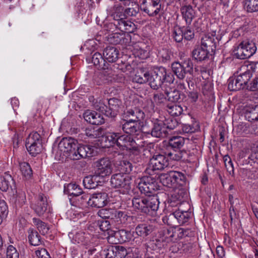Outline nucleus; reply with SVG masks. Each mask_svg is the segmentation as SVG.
Listing matches in <instances>:
<instances>
[{
    "label": "nucleus",
    "mask_w": 258,
    "mask_h": 258,
    "mask_svg": "<svg viewBox=\"0 0 258 258\" xmlns=\"http://www.w3.org/2000/svg\"><path fill=\"white\" fill-rule=\"evenodd\" d=\"M117 146L121 150L130 151L133 154L138 155L140 149L135 140L130 136L121 135L118 133Z\"/></svg>",
    "instance_id": "7ed1b4c3"
},
{
    "label": "nucleus",
    "mask_w": 258,
    "mask_h": 258,
    "mask_svg": "<svg viewBox=\"0 0 258 258\" xmlns=\"http://www.w3.org/2000/svg\"><path fill=\"white\" fill-rule=\"evenodd\" d=\"M78 141L71 137L63 138L59 142L58 148L63 155L70 158L77 147Z\"/></svg>",
    "instance_id": "6e6552de"
},
{
    "label": "nucleus",
    "mask_w": 258,
    "mask_h": 258,
    "mask_svg": "<svg viewBox=\"0 0 258 258\" xmlns=\"http://www.w3.org/2000/svg\"><path fill=\"white\" fill-rule=\"evenodd\" d=\"M108 104V108L106 111V115L110 117H114L119 112L121 102V101L117 98H110L107 100Z\"/></svg>",
    "instance_id": "f3484780"
},
{
    "label": "nucleus",
    "mask_w": 258,
    "mask_h": 258,
    "mask_svg": "<svg viewBox=\"0 0 258 258\" xmlns=\"http://www.w3.org/2000/svg\"><path fill=\"white\" fill-rule=\"evenodd\" d=\"M256 107L257 105H255L251 108H250L249 110H247L246 113V117L249 121L252 122L253 121L258 120V112L256 110Z\"/></svg>",
    "instance_id": "052dcab7"
},
{
    "label": "nucleus",
    "mask_w": 258,
    "mask_h": 258,
    "mask_svg": "<svg viewBox=\"0 0 258 258\" xmlns=\"http://www.w3.org/2000/svg\"><path fill=\"white\" fill-rule=\"evenodd\" d=\"M19 254L15 247L10 245L7 248V258H19Z\"/></svg>",
    "instance_id": "774afa93"
},
{
    "label": "nucleus",
    "mask_w": 258,
    "mask_h": 258,
    "mask_svg": "<svg viewBox=\"0 0 258 258\" xmlns=\"http://www.w3.org/2000/svg\"><path fill=\"white\" fill-rule=\"evenodd\" d=\"M209 51L201 46L195 47L192 51V57L197 61H202L208 58Z\"/></svg>",
    "instance_id": "c756f323"
},
{
    "label": "nucleus",
    "mask_w": 258,
    "mask_h": 258,
    "mask_svg": "<svg viewBox=\"0 0 258 258\" xmlns=\"http://www.w3.org/2000/svg\"><path fill=\"white\" fill-rule=\"evenodd\" d=\"M41 137L37 132L31 133L26 139V147L32 156H35L41 152L42 149Z\"/></svg>",
    "instance_id": "20e7f679"
},
{
    "label": "nucleus",
    "mask_w": 258,
    "mask_h": 258,
    "mask_svg": "<svg viewBox=\"0 0 258 258\" xmlns=\"http://www.w3.org/2000/svg\"><path fill=\"white\" fill-rule=\"evenodd\" d=\"M145 133L151 134L155 138H165L168 134L166 131L165 123L161 120H157L153 123L151 130L148 131H144Z\"/></svg>",
    "instance_id": "ddd939ff"
},
{
    "label": "nucleus",
    "mask_w": 258,
    "mask_h": 258,
    "mask_svg": "<svg viewBox=\"0 0 258 258\" xmlns=\"http://www.w3.org/2000/svg\"><path fill=\"white\" fill-rule=\"evenodd\" d=\"M107 100H100L99 101H96L94 104V107L96 110L99 111V112H102L106 115V111H107V109L108 108L107 106L106 105V103H107Z\"/></svg>",
    "instance_id": "680f3d73"
},
{
    "label": "nucleus",
    "mask_w": 258,
    "mask_h": 258,
    "mask_svg": "<svg viewBox=\"0 0 258 258\" xmlns=\"http://www.w3.org/2000/svg\"><path fill=\"white\" fill-rule=\"evenodd\" d=\"M173 242H176L184 237L189 236L191 234V231L188 229L177 227H173Z\"/></svg>",
    "instance_id": "7c9ffc66"
},
{
    "label": "nucleus",
    "mask_w": 258,
    "mask_h": 258,
    "mask_svg": "<svg viewBox=\"0 0 258 258\" xmlns=\"http://www.w3.org/2000/svg\"><path fill=\"white\" fill-rule=\"evenodd\" d=\"M103 54L105 61L114 62L118 58L119 51L115 47L108 46L104 49Z\"/></svg>",
    "instance_id": "b1692460"
},
{
    "label": "nucleus",
    "mask_w": 258,
    "mask_h": 258,
    "mask_svg": "<svg viewBox=\"0 0 258 258\" xmlns=\"http://www.w3.org/2000/svg\"><path fill=\"white\" fill-rule=\"evenodd\" d=\"M163 221L167 225L173 227L176 226L178 224L176 215H175V212H173L168 215L164 217L163 218Z\"/></svg>",
    "instance_id": "4d7b16f0"
},
{
    "label": "nucleus",
    "mask_w": 258,
    "mask_h": 258,
    "mask_svg": "<svg viewBox=\"0 0 258 258\" xmlns=\"http://www.w3.org/2000/svg\"><path fill=\"white\" fill-rule=\"evenodd\" d=\"M167 111L171 116H177L182 113L183 109L181 105L171 103L167 105Z\"/></svg>",
    "instance_id": "49530a36"
},
{
    "label": "nucleus",
    "mask_w": 258,
    "mask_h": 258,
    "mask_svg": "<svg viewBox=\"0 0 258 258\" xmlns=\"http://www.w3.org/2000/svg\"><path fill=\"white\" fill-rule=\"evenodd\" d=\"M228 88L230 91H236L242 89L236 78H230L228 80Z\"/></svg>",
    "instance_id": "e2e57ef3"
},
{
    "label": "nucleus",
    "mask_w": 258,
    "mask_h": 258,
    "mask_svg": "<svg viewBox=\"0 0 258 258\" xmlns=\"http://www.w3.org/2000/svg\"><path fill=\"white\" fill-rule=\"evenodd\" d=\"M115 258H125L131 252V249L127 250L123 246L120 245H115Z\"/></svg>",
    "instance_id": "5fc2aeb1"
},
{
    "label": "nucleus",
    "mask_w": 258,
    "mask_h": 258,
    "mask_svg": "<svg viewBox=\"0 0 258 258\" xmlns=\"http://www.w3.org/2000/svg\"><path fill=\"white\" fill-rule=\"evenodd\" d=\"M85 120L91 124L100 125L104 122V119L100 113L90 110H86L83 114Z\"/></svg>",
    "instance_id": "dca6fc26"
},
{
    "label": "nucleus",
    "mask_w": 258,
    "mask_h": 258,
    "mask_svg": "<svg viewBox=\"0 0 258 258\" xmlns=\"http://www.w3.org/2000/svg\"><path fill=\"white\" fill-rule=\"evenodd\" d=\"M172 177V172L170 171L167 173L161 174L160 180L164 186L170 188H175Z\"/></svg>",
    "instance_id": "a19ab883"
},
{
    "label": "nucleus",
    "mask_w": 258,
    "mask_h": 258,
    "mask_svg": "<svg viewBox=\"0 0 258 258\" xmlns=\"http://www.w3.org/2000/svg\"><path fill=\"white\" fill-rule=\"evenodd\" d=\"M20 170L26 179H29L32 175V170L30 165L27 162L20 163Z\"/></svg>",
    "instance_id": "603ef678"
},
{
    "label": "nucleus",
    "mask_w": 258,
    "mask_h": 258,
    "mask_svg": "<svg viewBox=\"0 0 258 258\" xmlns=\"http://www.w3.org/2000/svg\"><path fill=\"white\" fill-rule=\"evenodd\" d=\"M167 158L175 161H182L183 162H189L192 160L193 155L189 152L184 150H175L173 149L172 151H168L165 152Z\"/></svg>",
    "instance_id": "9b49d317"
},
{
    "label": "nucleus",
    "mask_w": 258,
    "mask_h": 258,
    "mask_svg": "<svg viewBox=\"0 0 258 258\" xmlns=\"http://www.w3.org/2000/svg\"><path fill=\"white\" fill-rule=\"evenodd\" d=\"M146 197L134 198L132 200L133 208L140 212L144 213Z\"/></svg>",
    "instance_id": "79ce46f5"
},
{
    "label": "nucleus",
    "mask_w": 258,
    "mask_h": 258,
    "mask_svg": "<svg viewBox=\"0 0 258 258\" xmlns=\"http://www.w3.org/2000/svg\"><path fill=\"white\" fill-rule=\"evenodd\" d=\"M169 165L168 159L165 152L154 154L150 158L148 168L152 171L162 170Z\"/></svg>",
    "instance_id": "39448f33"
},
{
    "label": "nucleus",
    "mask_w": 258,
    "mask_h": 258,
    "mask_svg": "<svg viewBox=\"0 0 258 258\" xmlns=\"http://www.w3.org/2000/svg\"><path fill=\"white\" fill-rule=\"evenodd\" d=\"M118 170L124 175L130 173L133 170L134 166L132 163L126 160L120 161L118 164Z\"/></svg>",
    "instance_id": "c03bdc74"
},
{
    "label": "nucleus",
    "mask_w": 258,
    "mask_h": 258,
    "mask_svg": "<svg viewBox=\"0 0 258 258\" xmlns=\"http://www.w3.org/2000/svg\"><path fill=\"white\" fill-rule=\"evenodd\" d=\"M103 70L101 72V77L104 76L106 80L108 82L111 81L114 76L113 71L107 67L106 69V66H104V68H101Z\"/></svg>",
    "instance_id": "338daca9"
},
{
    "label": "nucleus",
    "mask_w": 258,
    "mask_h": 258,
    "mask_svg": "<svg viewBox=\"0 0 258 258\" xmlns=\"http://www.w3.org/2000/svg\"><path fill=\"white\" fill-rule=\"evenodd\" d=\"M223 160L227 171L230 174H233L234 167L230 156L228 155L224 156L223 157Z\"/></svg>",
    "instance_id": "0e129e2a"
},
{
    "label": "nucleus",
    "mask_w": 258,
    "mask_h": 258,
    "mask_svg": "<svg viewBox=\"0 0 258 258\" xmlns=\"http://www.w3.org/2000/svg\"><path fill=\"white\" fill-rule=\"evenodd\" d=\"M160 237L163 239L165 242L168 244L170 242H173V229L172 228L170 229L164 228L159 232Z\"/></svg>",
    "instance_id": "de8ad7c7"
},
{
    "label": "nucleus",
    "mask_w": 258,
    "mask_h": 258,
    "mask_svg": "<svg viewBox=\"0 0 258 258\" xmlns=\"http://www.w3.org/2000/svg\"><path fill=\"white\" fill-rule=\"evenodd\" d=\"M149 72L140 70L137 73L133 78V81L139 84L148 82L149 79Z\"/></svg>",
    "instance_id": "a18cd8bd"
},
{
    "label": "nucleus",
    "mask_w": 258,
    "mask_h": 258,
    "mask_svg": "<svg viewBox=\"0 0 258 258\" xmlns=\"http://www.w3.org/2000/svg\"><path fill=\"white\" fill-rule=\"evenodd\" d=\"M164 93L168 100L171 102H180L185 97L183 93H180L179 90L175 89L169 88V89H165Z\"/></svg>",
    "instance_id": "4be33fe9"
},
{
    "label": "nucleus",
    "mask_w": 258,
    "mask_h": 258,
    "mask_svg": "<svg viewBox=\"0 0 258 258\" xmlns=\"http://www.w3.org/2000/svg\"><path fill=\"white\" fill-rule=\"evenodd\" d=\"M154 229L153 225L147 223L138 224L135 228V235H140L144 238L150 235Z\"/></svg>",
    "instance_id": "393cba45"
},
{
    "label": "nucleus",
    "mask_w": 258,
    "mask_h": 258,
    "mask_svg": "<svg viewBox=\"0 0 258 258\" xmlns=\"http://www.w3.org/2000/svg\"><path fill=\"white\" fill-rule=\"evenodd\" d=\"M175 188L178 186H183L186 183V178L184 173L180 171H172Z\"/></svg>",
    "instance_id": "4c0bfd02"
},
{
    "label": "nucleus",
    "mask_w": 258,
    "mask_h": 258,
    "mask_svg": "<svg viewBox=\"0 0 258 258\" xmlns=\"http://www.w3.org/2000/svg\"><path fill=\"white\" fill-rule=\"evenodd\" d=\"M108 14L113 18L114 21H119L125 18L124 8L119 5H115L111 7L108 11Z\"/></svg>",
    "instance_id": "bb28decb"
},
{
    "label": "nucleus",
    "mask_w": 258,
    "mask_h": 258,
    "mask_svg": "<svg viewBox=\"0 0 258 258\" xmlns=\"http://www.w3.org/2000/svg\"><path fill=\"white\" fill-rule=\"evenodd\" d=\"M146 247H149L153 250H161L163 248H165L167 244L166 242L160 237V235L158 234L157 237L155 239L150 241L148 245L145 244Z\"/></svg>",
    "instance_id": "473e14b6"
},
{
    "label": "nucleus",
    "mask_w": 258,
    "mask_h": 258,
    "mask_svg": "<svg viewBox=\"0 0 258 258\" xmlns=\"http://www.w3.org/2000/svg\"><path fill=\"white\" fill-rule=\"evenodd\" d=\"M185 143V139L180 136H174L169 140V145L173 149H179L182 147Z\"/></svg>",
    "instance_id": "37998d69"
},
{
    "label": "nucleus",
    "mask_w": 258,
    "mask_h": 258,
    "mask_svg": "<svg viewBox=\"0 0 258 258\" xmlns=\"http://www.w3.org/2000/svg\"><path fill=\"white\" fill-rule=\"evenodd\" d=\"M31 207L38 216H42L47 208L46 197H44L42 195H39L37 201L35 204H32Z\"/></svg>",
    "instance_id": "a211bd4d"
},
{
    "label": "nucleus",
    "mask_w": 258,
    "mask_h": 258,
    "mask_svg": "<svg viewBox=\"0 0 258 258\" xmlns=\"http://www.w3.org/2000/svg\"><path fill=\"white\" fill-rule=\"evenodd\" d=\"M107 203V195L106 193H97L91 195L88 201V206L97 208L105 206Z\"/></svg>",
    "instance_id": "2eb2a0df"
},
{
    "label": "nucleus",
    "mask_w": 258,
    "mask_h": 258,
    "mask_svg": "<svg viewBox=\"0 0 258 258\" xmlns=\"http://www.w3.org/2000/svg\"><path fill=\"white\" fill-rule=\"evenodd\" d=\"M28 238L32 245L38 246L41 244V237L37 231L33 228H29L28 230Z\"/></svg>",
    "instance_id": "58836bf2"
},
{
    "label": "nucleus",
    "mask_w": 258,
    "mask_h": 258,
    "mask_svg": "<svg viewBox=\"0 0 258 258\" xmlns=\"http://www.w3.org/2000/svg\"><path fill=\"white\" fill-rule=\"evenodd\" d=\"M256 148L257 146L256 147H252V152L248 158V163L250 164L251 166H253V167L250 169L248 176L249 179L255 180V182L252 183V184H255V186H256V179L258 178V172L256 171L258 166V154ZM250 182L252 183V182Z\"/></svg>",
    "instance_id": "1a4fd4ad"
},
{
    "label": "nucleus",
    "mask_w": 258,
    "mask_h": 258,
    "mask_svg": "<svg viewBox=\"0 0 258 258\" xmlns=\"http://www.w3.org/2000/svg\"><path fill=\"white\" fill-rule=\"evenodd\" d=\"M192 60L189 57L181 59L179 61L174 62L171 64L173 72L180 80L177 85V88L180 90H185L186 86L183 80L185 78L187 74L192 75L194 70L196 68H194Z\"/></svg>",
    "instance_id": "f03ea898"
},
{
    "label": "nucleus",
    "mask_w": 258,
    "mask_h": 258,
    "mask_svg": "<svg viewBox=\"0 0 258 258\" xmlns=\"http://www.w3.org/2000/svg\"><path fill=\"white\" fill-rule=\"evenodd\" d=\"M95 173L103 179L112 172V164L109 159L104 158L96 162Z\"/></svg>",
    "instance_id": "9d476101"
},
{
    "label": "nucleus",
    "mask_w": 258,
    "mask_h": 258,
    "mask_svg": "<svg viewBox=\"0 0 258 258\" xmlns=\"http://www.w3.org/2000/svg\"><path fill=\"white\" fill-rule=\"evenodd\" d=\"M175 215L179 225L184 224L187 222L191 215V212L188 210H183L180 206V208L175 211Z\"/></svg>",
    "instance_id": "72a5a7b5"
},
{
    "label": "nucleus",
    "mask_w": 258,
    "mask_h": 258,
    "mask_svg": "<svg viewBox=\"0 0 258 258\" xmlns=\"http://www.w3.org/2000/svg\"><path fill=\"white\" fill-rule=\"evenodd\" d=\"M32 222L34 225L36 226L37 230L42 235H45L48 234L50 228L47 223L37 218H33Z\"/></svg>",
    "instance_id": "c9c22d12"
},
{
    "label": "nucleus",
    "mask_w": 258,
    "mask_h": 258,
    "mask_svg": "<svg viewBox=\"0 0 258 258\" xmlns=\"http://www.w3.org/2000/svg\"><path fill=\"white\" fill-rule=\"evenodd\" d=\"M251 77L252 75L249 72H245L238 75L236 79L243 89L247 85L248 81Z\"/></svg>",
    "instance_id": "8fccbe9b"
},
{
    "label": "nucleus",
    "mask_w": 258,
    "mask_h": 258,
    "mask_svg": "<svg viewBox=\"0 0 258 258\" xmlns=\"http://www.w3.org/2000/svg\"><path fill=\"white\" fill-rule=\"evenodd\" d=\"M142 10L150 17L157 16L160 12L161 5L142 4Z\"/></svg>",
    "instance_id": "e433bc0d"
},
{
    "label": "nucleus",
    "mask_w": 258,
    "mask_h": 258,
    "mask_svg": "<svg viewBox=\"0 0 258 258\" xmlns=\"http://www.w3.org/2000/svg\"><path fill=\"white\" fill-rule=\"evenodd\" d=\"M125 117L132 121L139 122L144 117V112L140 108L135 107L128 109L125 112Z\"/></svg>",
    "instance_id": "5701e85b"
},
{
    "label": "nucleus",
    "mask_w": 258,
    "mask_h": 258,
    "mask_svg": "<svg viewBox=\"0 0 258 258\" xmlns=\"http://www.w3.org/2000/svg\"><path fill=\"white\" fill-rule=\"evenodd\" d=\"M172 37L177 42H181L183 38V28L179 26L174 27L172 32Z\"/></svg>",
    "instance_id": "13d9d810"
},
{
    "label": "nucleus",
    "mask_w": 258,
    "mask_h": 258,
    "mask_svg": "<svg viewBox=\"0 0 258 258\" xmlns=\"http://www.w3.org/2000/svg\"><path fill=\"white\" fill-rule=\"evenodd\" d=\"M9 180H12V177L10 174H5V176L0 175V189L3 191H6L9 187Z\"/></svg>",
    "instance_id": "864d4df0"
},
{
    "label": "nucleus",
    "mask_w": 258,
    "mask_h": 258,
    "mask_svg": "<svg viewBox=\"0 0 258 258\" xmlns=\"http://www.w3.org/2000/svg\"><path fill=\"white\" fill-rule=\"evenodd\" d=\"M85 150H88V149L86 148V145H79L78 146L77 145L75 151L72 153V155H70V158L74 160H79L81 158H85L87 155L86 154Z\"/></svg>",
    "instance_id": "ea45409f"
},
{
    "label": "nucleus",
    "mask_w": 258,
    "mask_h": 258,
    "mask_svg": "<svg viewBox=\"0 0 258 258\" xmlns=\"http://www.w3.org/2000/svg\"><path fill=\"white\" fill-rule=\"evenodd\" d=\"M163 72L160 70V67H157L154 69L153 72L149 73V79L148 82L150 87L154 89L157 90L162 85L163 82L162 77H163Z\"/></svg>",
    "instance_id": "f8f14e48"
},
{
    "label": "nucleus",
    "mask_w": 258,
    "mask_h": 258,
    "mask_svg": "<svg viewBox=\"0 0 258 258\" xmlns=\"http://www.w3.org/2000/svg\"><path fill=\"white\" fill-rule=\"evenodd\" d=\"M117 28L122 32L132 33L136 30V25L132 22L123 18L119 21H116Z\"/></svg>",
    "instance_id": "a878e982"
},
{
    "label": "nucleus",
    "mask_w": 258,
    "mask_h": 258,
    "mask_svg": "<svg viewBox=\"0 0 258 258\" xmlns=\"http://www.w3.org/2000/svg\"><path fill=\"white\" fill-rule=\"evenodd\" d=\"M256 44H252L249 47L248 50H246L243 46V44L240 43L236 49L234 51V55L236 58L244 59L250 57L256 51Z\"/></svg>",
    "instance_id": "4468645a"
},
{
    "label": "nucleus",
    "mask_w": 258,
    "mask_h": 258,
    "mask_svg": "<svg viewBox=\"0 0 258 258\" xmlns=\"http://www.w3.org/2000/svg\"><path fill=\"white\" fill-rule=\"evenodd\" d=\"M118 136V133H108L105 136H102V144L104 143L103 146L105 148L117 146Z\"/></svg>",
    "instance_id": "cd10ccee"
},
{
    "label": "nucleus",
    "mask_w": 258,
    "mask_h": 258,
    "mask_svg": "<svg viewBox=\"0 0 258 258\" xmlns=\"http://www.w3.org/2000/svg\"><path fill=\"white\" fill-rule=\"evenodd\" d=\"M102 177L97 175L95 172L93 175H89L86 176L83 180V184L86 188L92 189L97 187L102 183Z\"/></svg>",
    "instance_id": "aec40b11"
},
{
    "label": "nucleus",
    "mask_w": 258,
    "mask_h": 258,
    "mask_svg": "<svg viewBox=\"0 0 258 258\" xmlns=\"http://www.w3.org/2000/svg\"><path fill=\"white\" fill-rule=\"evenodd\" d=\"M138 187L141 192L147 196L145 203L144 213L152 216H155L159 205L157 196L152 195L159 189L157 182L151 176H145L141 179Z\"/></svg>",
    "instance_id": "f257e3e1"
},
{
    "label": "nucleus",
    "mask_w": 258,
    "mask_h": 258,
    "mask_svg": "<svg viewBox=\"0 0 258 258\" xmlns=\"http://www.w3.org/2000/svg\"><path fill=\"white\" fill-rule=\"evenodd\" d=\"M121 124L122 130L127 134H136L141 130L139 122L132 121L130 119L124 120Z\"/></svg>",
    "instance_id": "412c9836"
},
{
    "label": "nucleus",
    "mask_w": 258,
    "mask_h": 258,
    "mask_svg": "<svg viewBox=\"0 0 258 258\" xmlns=\"http://www.w3.org/2000/svg\"><path fill=\"white\" fill-rule=\"evenodd\" d=\"M92 61L94 65L98 66L100 68H104L105 59L101 53H95L92 57Z\"/></svg>",
    "instance_id": "3c124183"
},
{
    "label": "nucleus",
    "mask_w": 258,
    "mask_h": 258,
    "mask_svg": "<svg viewBox=\"0 0 258 258\" xmlns=\"http://www.w3.org/2000/svg\"><path fill=\"white\" fill-rule=\"evenodd\" d=\"M180 12L186 24L189 25L195 17V12L194 10L190 5H184L181 8Z\"/></svg>",
    "instance_id": "c85d7f7f"
},
{
    "label": "nucleus",
    "mask_w": 258,
    "mask_h": 258,
    "mask_svg": "<svg viewBox=\"0 0 258 258\" xmlns=\"http://www.w3.org/2000/svg\"><path fill=\"white\" fill-rule=\"evenodd\" d=\"M134 235H135V231L121 229L114 231L111 235L109 236L108 241L114 244L131 242Z\"/></svg>",
    "instance_id": "0eeeda50"
},
{
    "label": "nucleus",
    "mask_w": 258,
    "mask_h": 258,
    "mask_svg": "<svg viewBox=\"0 0 258 258\" xmlns=\"http://www.w3.org/2000/svg\"><path fill=\"white\" fill-rule=\"evenodd\" d=\"M64 192L69 196L79 197L82 194V189L80 187L75 183H70L67 187L64 186Z\"/></svg>",
    "instance_id": "f704fd0d"
},
{
    "label": "nucleus",
    "mask_w": 258,
    "mask_h": 258,
    "mask_svg": "<svg viewBox=\"0 0 258 258\" xmlns=\"http://www.w3.org/2000/svg\"><path fill=\"white\" fill-rule=\"evenodd\" d=\"M244 7L248 12H256L258 10V0H246Z\"/></svg>",
    "instance_id": "6e6d98bb"
},
{
    "label": "nucleus",
    "mask_w": 258,
    "mask_h": 258,
    "mask_svg": "<svg viewBox=\"0 0 258 258\" xmlns=\"http://www.w3.org/2000/svg\"><path fill=\"white\" fill-rule=\"evenodd\" d=\"M106 38L109 43L115 45L126 44L127 40L123 33L117 32L109 34Z\"/></svg>",
    "instance_id": "2f4dec72"
},
{
    "label": "nucleus",
    "mask_w": 258,
    "mask_h": 258,
    "mask_svg": "<svg viewBox=\"0 0 258 258\" xmlns=\"http://www.w3.org/2000/svg\"><path fill=\"white\" fill-rule=\"evenodd\" d=\"M114 209L105 208L100 210L98 212V215L103 219H109L112 220L113 216Z\"/></svg>",
    "instance_id": "bf43d9fd"
},
{
    "label": "nucleus",
    "mask_w": 258,
    "mask_h": 258,
    "mask_svg": "<svg viewBox=\"0 0 258 258\" xmlns=\"http://www.w3.org/2000/svg\"><path fill=\"white\" fill-rule=\"evenodd\" d=\"M217 38L212 34H206L201 39V46L204 48L208 49L210 52L215 50L216 49Z\"/></svg>",
    "instance_id": "6ab92c4d"
},
{
    "label": "nucleus",
    "mask_w": 258,
    "mask_h": 258,
    "mask_svg": "<svg viewBox=\"0 0 258 258\" xmlns=\"http://www.w3.org/2000/svg\"><path fill=\"white\" fill-rule=\"evenodd\" d=\"M103 130L101 127H90L86 128L85 134L88 137L94 139L102 136Z\"/></svg>",
    "instance_id": "09e8293b"
},
{
    "label": "nucleus",
    "mask_w": 258,
    "mask_h": 258,
    "mask_svg": "<svg viewBox=\"0 0 258 258\" xmlns=\"http://www.w3.org/2000/svg\"><path fill=\"white\" fill-rule=\"evenodd\" d=\"M132 179L128 175L121 173L113 174L111 178L110 183L114 188H123L126 191L131 188Z\"/></svg>",
    "instance_id": "423d86ee"
},
{
    "label": "nucleus",
    "mask_w": 258,
    "mask_h": 258,
    "mask_svg": "<svg viewBox=\"0 0 258 258\" xmlns=\"http://www.w3.org/2000/svg\"><path fill=\"white\" fill-rule=\"evenodd\" d=\"M133 7H130L126 9H124L125 18L126 16H136L139 12V8L137 4L133 5Z\"/></svg>",
    "instance_id": "69168bd1"
}]
</instances>
